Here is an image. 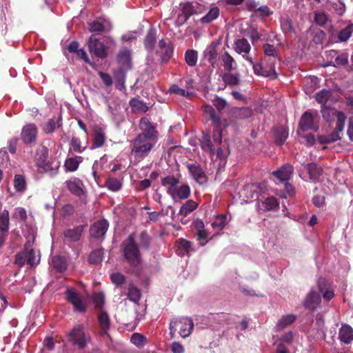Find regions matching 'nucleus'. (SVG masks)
I'll return each mask as SVG.
<instances>
[{
    "mask_svg": "<svg viewBox=\"0 0 353 353\" xmlns=\"http://www.w3.org/2000/svg\"><path fill=\"white\" fill-rule=\"evenodd\" d=\"M130 104L133 111L134 112H146L148 109V106L145 103L136 99H131L130 101Z\"/></svg>",
    "mask_w": 353,
    "mask_h": 353,
    "instance_id": "5fc2aeb1",
    "label": "nucleus"
},
{
    "mask_svg": "<svg viewBox=\"0 0 353 353\" xmlns=\"http://www.w3.org/2000/svg\"><path fill=\"white\" fill-rule=\"evenodd\" d=\"M117 59L119 63L122 65L124 69H128L130 68V61H131V52L126 49H121L118 55Z\"/></svg>",
    "mask_w": 353,
    "mask_h": 353,
    "instance_id": "bb28decb",
    "label": "nucleus"
},
{
    "mask_svg": "<svg viewBox=\"0 0 353 353\" xmlns=\"http://www.w3.org/2000/svg\"><path fill=\"white\" fill-rule=\"evenodd\" d=\"M103 251L101 250H97L93 251L90 256L89 261L92 264H97L102 261Z\"/></svg>",
    "mask_w": 353,
    "mask_h": 353,
    "instance_id": "0e129e2a",
    "label": "nucleus"
},
{
    "mask_svg": "<svg viewBox=\"0 0 353 353\" xmlns=\"http://www.w3.org/2000/svg\"><path fill=\"white\" fill-rule=\"evenodd\" d=\"M294 168L290 164H285L281 167L279 170L273 172V175L281 181H288L293 173Z\"/></svg>",
    "mask_w": 353,
    "mask_h": 353,
    "instance_id": "a211bd4d",
    "label": "nucleus"
},
{
    "mask_svg": "<svg viewBox=\"0 0 353 353\" xmlns=\"http://www.w3.org/2000/svg\"><path fill=\"white\" fill-rule=\"evenodd\" d=\"M108 223L106 220H100L95 222L90 228V235L94 238H100L107 232Z\"/></svg>",
    "mask_w": 353,
    "mask_h": 353,
    "instance_id": "2eb2a0df",
    "label": "nucleus"
},
{
    "mask_svg": "<svg viewBox=\"0 0 353 353\" xmlns=\"http://www.w3.org/2000/svg\"><path fill=\"white\" fill-rule=\"evenodd\" d=\"M60 162L57 160H49L43 164H39L37 167L39 173L46 174L50 176H54L57 174Z\"/></svg>",
    "mask_w": 353,
    "mask_h": 353,
    "instance_id": "1a4fd4ad",
    "label": "nucleus"
},
{
    "mask_svg": "<svg viewBox=\"0 0 353 353\" xmlns=\"http://www.w3.org/2000/svg\"><path fill=\"white\" fill-rule=\"evenodd\" d=\"M88 44L90 52L93 53L95 56L99 58L106 57L107 52L104 44L98 41L94 36H91L89 38Z\"/></svg>",
    "mask_w": 353,
    "mask_h": 353,
    "instance_id": "9b49d317",
    "label": "nucleus"
},
{
    "mask_svg": "<svg viewBox=\"0 0 353 353\" xmlns=\"http://www.w3.org/2000/svg\"><path fill=\"white\" fill-rule=\"evenodd\" d=\"M234 50L238 54H243L245 56H248L251 50V46L247 39L242 38L237 39L234 43Z\"/></svg>",
    "mask_w": 353,
    "mask_h": 353,
    "instance_id": "c85d7f7f",
    "label": "nucleus"
},
{
    "mask_svg": "<svg viewBox=\"0 0 353 353\" xmlns=\"http://www.w3.org/2000/svg\"><path fill=\"white\" fill-rule=\"evenodd\" d=\"M68 337L79 349L84 348L92 340L90 335L85 332L83 326L81 325L74 327L68 334Z\"/></svg>",
    "mask_w": 353,
    "mask_h": 353,
    "instance_id": "0eeeda50",
    "label": "nucleus"
},
{
    "mask_svg": "<svg viewBox=\"0 0 353 353\" xmlns=\"http://www.w3.org/2000/svg\"><path fill=\"white\" fill-rule=\"evenodd\" d=\"M227 224V217L225 215L221 214L217 216L214 221L212 223L213 228L221 230Z\"/></svg>",
    "mask_w": 353,
    "mask_h": 353,
    "instance_id": "bf43d9fd",
    "label": "nucleus"
},
{
    "mask_svg": "<svg viewBox=\"0 0 353 353\" xmlns=\"http://www.w3.org/2000/svg\"><path fill=\"white\" fill-rule=\"evenodd\" d=\"M14 188L19 194H23L27 190V182L24 175L16 174L13 181Z\"/></svg>",
    "mask_w": 353,
    "mask_h": 353,
    "instance_id": "cd10ccee",
    "label": "nucleus"
},
{
    "mask_svg": "<svg viewBox=\"0 0 353 353\" xmlns=\"http://www.w3.org/2000/svg\"><path fill=\"white\" fill-rule=\"evenodd\" d=\"M321 112L322 117L325 122L332 123L336 120V130L330 134L319 136V142L321 144H324L339 140L341 139L339 134L343 132L346 120L345 113L338 111L335 108L327 106H321Z\"/></svg>",
    "mask_w": 353,
    "mask_h": 353,
    "instance_id": "f257e3e1",
    "label": "nucleus"
},
{
    "mask_svg": "<svg viewBox=\"0 0 353 353\" xmlns=\"http://www.w3.org/2000/svg\"><path fill=\"white\" fill-rule=\"evenodd\" d=\"M263 203L265 205V208L268 210H274L279 205L277 200L274 197H268V199H265Z\"/></svg>",
    "mask_w": 353,
    "mask_h": 353,
    "instance_id": "774afa93",
    "label": "nucleus"
},
{
    "mask_svg": "<svg viewBox=\"0 0 353 353\" xmlns=\"http://www.w3.org/2000/svg\"><path fill=\"white\" fill-rule=\"evenodd\" d=\"M196 227L197 229V239L201 245H204L208 241V234L203 229V223L202 221H197Z\"/></svg>",
    "mask_w": 353,
    "mask_h": 353,
    "instance_id": "37998d69",
    "label": "nucleus"
},
{
    "mask_svg": "<svg viewBox=\"0 0 353 353\" xmlns=\"http://www.w3.org/2000/svg\"><path fill=\"white\" fill-rule=\"evenodd\" d=\"M307 167L310 179L314 181L319 180L321 174V168L314 163H308Z\"/></svg>",
    "mask_w": 353,
    "mask_h": 353,
    "instance_id": "a18cd8bd",
    "label": "nucleus"
},
{
    "mask_svg": "<svg viewBox=\"0 0 353 353\" xmlns=\"http://www.w3.org/2000/svg\"><path fill=\"white\" fill-rule=\"evenodd\" d=\"M202 110L203 113L208 116H209L210 119L213 122V123L220 124L221 121L220 117L216 115L214 112V108L210 105H205L202 107Z\"/></svg>",
    "mask_w": 353,
    "mask_h": 353,
    "instance_id": "de8ad7c7",
    "label": "nucleus"
},
{
    "mask_svg": "<svg viewBox=\"0 0 353 353\" xmlns=\"http://www.w3.org/2000/svg\"><path fill=\"white\" fill-rule=\"evenodd\" d=\"M318 285L320 292L322 294L323 297L326 301H330L334 296V290L330 283L325 279H319Z\"/></svg>",
    "mask_w": 353,
    "mask_h": 353,
    "instance_id": "dca6fc26",
    "label": "nucleus"
},
{
    "mask_svg": "<svg viewBox=\"0 0 353 353\" xmlns=\"http://www.w3.org/2000/svg\"><path fill=\"white\" fill-rule=\"evenodd\" d=\"M36 236V229L30 226L26 234L27 241L25 245L24 251L18 254L15 258V263L21 266L25 264L30 267L37 265L40 261V254L39 251L31 248Z\"/></svg>",
    "mask_w": 353,
    "mask_h": 353,
    "instance_id": "f03ea898",
    "label": "nucleus"
},
{
    "mask_svg": "<svg viewBox=\"0 0 353 353\" xmlns=\"http://www.w3.org/2000/svg\"><path fill=\"white\" fill-rule=\"evenodd\" d=\"M220 14V10L216 6H212L208 13L201 18L200 22L201 23H209L214 21Z\"/></svg>",
    "mask_w": 353,
    "mask_h": 353,
    "instance_id": "7c9ffc66",
    "label": "nucleus"
},
{
    "mask_svg": "<svg viewBox=\"0 0 353 353\" xmlns=\"http://www.w3.org/2000/svg\"><path fill=\"white\" fill-rule=\"evenodd\" d=\"M9 228V212L4 210L0 212V232L7 234Z\"/></svg>",
    "mask_w": 353,
    "mask_h": 353,
    "instance_id": "a19ab883",
    "label": "nucleus"
},
{
    "mask_svg": "<svg viewBox=\"0 0 353 353\" xmlns=\"http://www.w3.org/2000/svg\"><path fill=\"white\" fill-rule=\"evenodd\" d=\"M314 19L315 23L320 26H323L328 21V17L323 12H319V11L315 12Z\"/></svg>",
    "mask_w": 353,
    "mask_h": 353,
    "instance_id": "052dcab7",
    "label": "nucleus"
},
{
    "mask_svg": "<svg viewBox=\"0 0 353 353\" xmlns=\"http://www.w3.org/2000/svg\"><path fill=\"white\" fill-rule=\"evenodd\" d=\"M181 11L190 18V16L194 14L195 8L191 3L187 2L183 4Z\"/></svg>",
    "mask_w": 353,
    "mask_h": 353,
    "instance_id": "69168bd1",
    "label": "nucleus"
},
{
    "mask_svg": "<svg viewBox=\"0 0 353 353\" xmlns=\"http://www.w3.org/2000/svg\"><path fill=\"white\" fill-rule=\"evenodd\" d=\"M243 58L252 64L254 72L257 75L267 76L266 72L263 70L261 64H254L251 57L243 55Z\"/></svg>",
    "mask_w": 353,
    "mask_h": 353,
    "instance_id": "680f3d73",
    "label": "nucleus"
},
{
    "mask_svg": "<svg viewBox=\"0 0 353 353\" xmlns=\"http://www.w3.org/2000/svg\"><path fill=\"white\" fill-rule=\"evenodd\" d=\"M348 62V56L345 53L337 55L334 61V65H345Z\"/></svg>",
    "mask_w": 353,
    "mask_h": 353,
    "instance_id": "338daca9",
    "label": "nucleus"
},
{
    "mask_svg": "<svg viewBox=\"0 0 353 353\" xmlns=\"http://www.w3.org/2000/svg\"><path fill=\"white\" fill-rule=\"evenodd\" d=\"M223 65L226 71H231L236 68V63L234 58L228 52H225L221 55Z\"/></svg>",
    "mask_w": 353,
    "mask_h": 353,
    "instance_id": "c9c22d12",
    "label": "nucleus"
},
{
    "mask_svg": "<svg viewBox=\"0 0 353 353\" xmlns=\"http://www.w3.org/2000/svg\"><path fill=\"white\" fill-rule=\"evenodd\" d=\"M228 123L226 120L221 121L220 124L213 123L212 138L214 142L217 144H221L222 142V128L221 126H227Z\"/></svg>",
    "mask_w": 353,
    "mask_h": 353,
    "instance_id": "2f4dec72",
    "label": "nucleus"
},
{
    "mask_svg": "<svg viewBox=\"0 0 353 353\" xmlns=\"http://www.w3.org/2000/svg\"><path fill=\"white\" fill-rule=\"evenodd\" d=\"M156 41V33L153 29H150L145 39L144 44L148 50H152Z\"/></svg>",
    "mask_w": 353,
    "mask_h": 353,
    "instance_id": "603ef678",
    "label": "nucleus"
},
{
    "mask_svg": "<svg viewBox=\"0 0 353 353\" xmlns=\"http://www.w3.org/2000/svg\"><path fill=\"white\" fill-rule=\"evenodd\" d=\"M89 26L90 30L92 32H101L111 28L110 23L104 19L94 21L89 24Z\"/></svg>",
    "mask_w": 353,
    "mask_h": 353,
    "instance_id": "5701e85b",
    "label": "nucleus"
},
{
    "mask_svg": "<svg viewBox=\"0 0 353 353\" xmlns=\"http://www.w3.org/2000/svg\"><path fill=\"white\" fill-rule=\"evenodd\" d=\"M253 114V111L250 108H236L232 111L233 117L237 119H248Z\"/></svg>",
    "mask_w": 353,
    "mask_h": 353,
    "instance_id": "473e14b6",
    "label": "nucleus"
},
{
    "mask_svg": "<svg viewBox=\"0 0 353 353\" xmlns=\"http://www.w3.org/2000/svg\"><path fill=\"white\" fill-rule=\"evenodd\" d=\"M319 114L317 111L305 112L300 120L299 126L303 131L318 130Z\"/></svg>",
    "mask_w": 353,
    "mask_h": 353,
    "instance_id": "6e6552de",
    "label": "nucleus"
},
{
    "mask_svg": "<svg viewBox=\"0 0 353 353\" xmlns=\"http://www.w3.org/2000/svg\"><path fill=\"white\" fill-rule=\"evenodd\" d=\"M123 253L126 260L131 265L137 266L141 261L140 252L134 242V234H130L123 243Z\"/></svg>",
    "mask_w": 353,
    "mask_h": 353,
    "instance_id": "423d86ee",
    "label": "nucleus"
},
{
    "mask_svg": "<svg viewBox=\"0 0 353 353\" xmlns=\"http://www.w3.org/2000/svg\"><path fill=\"white\" fill-rule=\"evenodd\" d=\"M293 341L294 333L292 331H289L283 334L281 336L279 337L274 343V345L277 347L279 343H281L282 345H285V343L290 345L292 343Z\"/></svg>",
    "mask_w": 353,
    "mask_h": 353,
    "instance_id": "864d4df0",
    "label": "nucleus"
},
{
    "mask_svg": "<svg viewBox=\"0 0 353 353\" xmlns=\"http://www.w3.org/2000/svg\"><path fill=\"white\" fill-rule=\"evenodd\" d=\"M198 204L193 200H188L182 205L179 214L183 216H188L190 213L196 209Z\"/></svg>",
    "mask_w": 353,
    "mask_h": 353,
    "instance_id": "4c0bfd02",
    "label": "nucleus"
},
{
    "mask_svg": "<svg viewBox=\"0 0 353 353\" xmlns=\"http://www.w3.org/2000/svg\"><path fill=\"white\" fill-rule=\"evenodd\" d=\"M98 321L101 327L100 335L101 336L108 335L110 328V318L108 314L105 312H100L98 315Z\"/></svg>",
    "mask_w": 353,
    "mask_h": 353,
    "instance_id": "a878e982",
    "label": "nucleus"
},
{
    "mask_svg": "<svg viewBox=\"0 0 353 353\" xmlns=\"http://www.w3.org/2000/svg\"><path fill=\"white\" fill-rule=\"evenodd\" d=\"M332 92L330 90H322L316 94V100L321 104V106H325V103L331 99Z\"/></svg>",
    "mask_w": 353,
    "mask_h": 353,
    "instance_id": "09e8293b",
    "label": "nucleus"
},
{
    "mask_svg": "<svg viewBox=\"0 0 353 353\" xmlns=\"http://www.w3.org/2000/svg\"><path fill=\"white\" fill-rule=\"evenodd\" d=\"M68 190L73 194L81 196L85 194L83 182L77 179L73 178L65 182Z\"/></svg>",
    "mask_w": 353,
    "mask_h": 353,
    "instance_id": "ddd939ff",
    "label": "nucleus"
},
{
    "mask_svg": "<svg viewBox=\"0 0 353 353\" xmlns=\"http://www.w3.org/2000/svg\"><path fill=\"white\" fill-rule=\"evenodd\" d=\"M61 125V117L59 116L56 119H50L45 123L43 126V130L46 133H51L54 131V130Z\"/></svg>",
    "mask_w": 353,
    "mask_h": 353,
    "instance_id": "ea45409f",
    "label": "nucleus"
},
{
    "mask_svg": "<svg viewBox=\"0 0 353 353\" xmlns=\"http://www.w3.org/2000/svg\"><path fill=\"white\" fill-rule=\"evenodd\" d=\"M52 265L59 272L65 270L67 266L65 259L60 256H56L53 257Z\"/></svg>",
    "mask_w": 353,
    "mask_h": 353,
    "instance_id": "13d9d810",
    "label": "nucleus"
},
{
    "mask_svg": "<svg viewBox=\"0 0 353 353\" xmlns=\"http://www.w3.org/2000/svg\"><path fill=\"white\" fill-rule=\"evenodd\" d=\"M48 149L45 146H40L35 156L36 167L39 166V164H43L44 162L48 161Z\"/></svg>",
    "mask_w": 353,
    "mask_h": 353,
    "instance_id": "e433bc0d",
    "label": "nucleus"
},
{
    "mask_svg": "<svg viewBox=\"0 0 353 353\" xmlns=\"http://www.w3.org/2000/svg\"><path fill=\"white\" fill-rule=\"evenodd\" d=\"M83 230V226H78L73 229L66 230L64 232V236L71 241H77L79 240Z\"/></svg>",
    "mask_w": 353,
    "mask_h": 353,
    "instance_id": "f704fd0d",
    "label": "nucleus"
},
{
    "mask_svg": "<svg viewBox=\"0 0 353 353\" xmlns=\"http://www.w3.org/2000/svg\"><path fill=\"white\" fill-rule=\"evenodd\" d=\"M172 52L173 48L170 42L166 43L163 39L159 41L157 52L163 61L168 60L172 54Z\"/></svg>",
    "mask_w": 353,
    "mask_h": 353,
    "instance_id": "4be33fe9",
    "label": "nucleus"
},
{
    "mask_svg": "<svg viewBox=\"0 0 353 353\" xmlns=\"http://www.w3.org/2000/svg\"><path fill=\"white\" fill-rule=\"evenodd\" d=\"M139 128L142 132L139 134H145V136L152 134L157 137V131L148 118L143 117L139 121Z\"/></svg>",
    "mask_w": 353,
    "mask_h": 353,
    "instance_id": "aec40b11",
    "label": "nucleus"
},
{
    "mask_svg": "<svg viewBox=\"0 0 353 353\" xmlns=\"http://www.w3.org/2000/svg\"><path fill=\"white\" fill-rule=\"evenodd\" d=\"M179 183V179L172 175L164 177L161 181L162 185L166 188L167 193L175 202L186 199L191 192L188 185L183 184L177 186Z\"/></svg>",
    "mask_w": 353,
    "mask_h": 353,
    "instance_id": "7ed1b4c3",
    "label": "nucleus"
},
{
    "mask_svg": "<svg viewBox=\"0 0 353 353\" xmlns=\"http://www.w3.org/2000/svg\"><path fill=\"white\" fill-rule=\"evenodd\" d=\"M352 32L353 24L351 23L339 32L338 38L340 41H346L351 37Z\"/></svg>",
    "mask_w": 353,
    "mask_h": 353,
    "instance_id": "4d7b16f0",
    "label": "nucleus"
},
{
    "mask_svg": "<svg viewBox=\"0 0 353 353\" xmlns=\"http://www.w3.org/2000/svg\"><path fill=\"white\" fill-rule=\"evenodd\" d=\"M194 323L190 318H180L172 320L170 323V334L174 338L175 333L179 330V334L183 337H188L192 332Z\"/></svg>",
    "mask_w": 353,
    "mask_h": 353,
    "instance_id": "39448f33",
    "label": "nucleus"
},
{
    "mask_svg": "<svg viewBox=\"0 0 353 353\" xmlns=\"http://www.w3.org/2000/svg\"><path fill=\"white\" fill-rule=\"evenodd\" d=\"M128 296L131 301L138 303L141 297V293L137 288L132 286L128 290Z\"/></svg>",
    "mask_w": 353,
    "mask_h": 353,
    "instance_id": "e2e57ef3",
    "label": "nucleus"
},
{
    "mask_svg": "<svg viewBox=\"0 0 353 353\" xmlns=\"http://www.w3.org/2000/svg\"><path fill=\"white\" fill-rule=\"evenodd\" d=\"M37 133L38 130L36 125L33 123H29L22 128L21 138L24 143H31L36 141Z\"/></svg>",
    "mask_w": 353,
    "mask_h": 353,
    "instance_id": "9d476101",
    "label": "nucleus"
},
{
    "mask_svg": "<svg viewBox=\"0 0 353 353\" xmlns=\"http://www.w3.org/2000/svg\"><path fill=\"white\" fill-rule=\"evenodd\" d=\"M13 218L23 223H27L29 219H32V216L28 217L25 208L21 207L14 208Z\"/></svg>",
    "mask_w": 353,
    "mask_h": 353,
    "instance_id": "49530a36",
    "label": "nucleus"
},
{
    "mask_svg": "<svg viewBox=\"0 0 353 353\" xmlns=\"http://www.w3.org/2000/svg\"><path fill=\"white\" fill-rule=\"evenodd\" d=\"M83 161L81 157H70L65 159L64 163V168L66 171L74 172L76 171L80 163Z\"/></svg>",
    "mask_w": 353,
    "mask_h": 353,
    "instance_id": "72a5a7b5",
    "label": "nucleus"
},
{
    "mask_svg": "<svg viewBox=\"0 0 353 353\" xmlns=\"http://www.w3.org/2000/svg\"><path fill=\"white\" fill-rule=\"evenodd\" d=\"M185 60L189 66L196 65L198 60V52L194 50H188L185 54Z\"/></svg>",
    "mask_w": 353,
    "mask_h": 353,
    "instance_id": "8fccbe9b",
    "label": "nucleus"
},
{
    "mask_svg": "<svg viewBox=\"0 0 353 353\" xmlns=\"http://www.w3.org/2000/svg\"><path fill=\"white\" fill-rule=\"evenodd\" d=\"M200 145L202 150L208 153L213 159L215 154V148L211 141L210 137L208 133H203L201 139L200 140Z\"/></svg>",
    "mask_w": 353,
    "mask_h": 353,
    "instance_id": "b1692460",
    "label": "nucleus"
},
{
    "mask_svg": "<svg viewBox=\"0 0 353 353\" xmlns=\"http://www.w3.org/2000/svg\"><path fill=\"white\" fill-rule=\"evenodd\" d=\"M105 134L101 130H97L94 133V148H99L102 146L105 142Z\"/></svg>",
    "mask_w": 353,
    "mask_h": 353,
    "instance_id": "6e6d98bb",
    "label": "nucleus"
},
{
    "mask_svg": "<svg viewBox=\"0 0 353 353\" xmlns=\"http://www.w3.org/2000/svg\"><path fill=\"white\" fill-rule=\"evenodd\" d=\"M296 316L292 314L282 316L277 321L275 327V332H280L292 325L296 320Z\"/></svg>",
    "mask_w": 353,
    "mask_h": 353,
    "instance_id": "412c9836",
    "label": "nucleus"
},
{
    "mask_svg": "<svg viewBox=\"0 0 353 353\" xmlns=\"http://www.w3.org/2000/svg\"><path fill=\"white\" fill-rule=\"evenodd\" d=\"M178 243L179 245L176 251L178 255L183 256L192 250V243L190 241L181 239L179 240Z\"/></svg>",
    "mask_w": 353,
    "mask_h": 353,
    "instance_id": "58836bf2",
    "label": "nucleus"
},
{
    "mask_svg": "<svg viewBox=\"0 0 353 353\" xmlns=\"http://www.w3.org/2000/svg\"><path fill=\"white\" fill-rule=\"evenodd\" d=\"M223 81L229 85H236L239 83L240 74L226 72L223 76Z\"/></svg>",
    "mask_w": 353,
    "mask_h": 353,
    "instance_id": "3c124183",
    "label": "nucleus"
},
{
    "mask_svg": "<svg viewBox=\"0 0 353 353\" xmlns=\"http://www.w3.org/2000/svg\"><path fill=\"white\" fill-rule=\"evenodd\" d=\"M188 170L195 181L202 185L207 182V176L202 168L196 164L188 165Z\"/></svg>",
    "mask_w": 353,
    "mask_h": 353,
    "instance_id": "f8f14e48",
    "label": "nucleus"
},
{
    "mask_svg": "<svg viewBox=\"0 0 353 353\" xmlns=\"http://www.w3.org/2000/svg\"><path fill=\"white\" fill-rule=\"evenodd\" d=\"M65 294L67 300L73 305L76 310L79 312H83L85 310L83 302L74 290L72 288L68 289Z\"/></svg>",
    "mask_w": 353,
    "mask_h": 353,
    "instance_id": "4468645a",
    "label": "nucleus"
},
{
    "mask_svg": "<svg viewBox=\"0 0 353 353\" xmlns=\"http://www.w3.org/2000/svg\"><path fill=\"white\" fill-rule=\"evenodd\" d=\"M320 303V296L313 290L308 293L304 301L305 306L310 310L316 309Z\"/></svg>",
    "mask_w": 353,
    "mask_h": 353,
    "instance_id": "6ab92c4d",
    "label": "nucleus"
},
{
    "mask_svg": "<svg viewBox=\"0 0 353 353\" xmlns=\"http://www.w3.org/2000/svg\"><path fill=\"white\" fill-rule=\"evenodd\" d=\"M130 341L138 348L143 347L148 343V340L145 336L140 333H134L130 337Z\"/></svg>",
    "mask_w": 353,
    "mask_h": 353,
    "instance_id": "c03bdc74",
    "label": "nucleus"
},
{
    "mask_svg": "<svg viewBox=\"0 0 353 353\" xmlns=\"http://www.w3.org/2000/svg\"><path fill=\"white\" fill-rule=\"evenodd\" d=\"M104 186L112 192H118L122 188L123 180L109 176L106 179Z\"/></svg>",
    "mask_w": 353,
    "mask_h": 353,
    "instance_id": "c756f323",
    "label": "nucleus"
},
{
    "mask_svg": "<svg viewBox=\"0 0 353 353\" xmlns=\"http://www.w3.org/2000/svg\"><path fill=\"white\" fill-rule=\"evenodd\" d=\"M339 338L345 344H350L353 341V328L347 324H342L339 329Z\"/></svg>",
    "mask_w": 353,
    "mask_h": 353,
    "instance_id": "f3484780",
    "label": "nucleus"
},
{
    "mask_svg": "<svg viewBox=\"0 0 353 353\" xmlns=\"http://www.w3.org/2000/svg\"><path fill=\"white\" fill-rule=\"evenodd\" d=\"M157 142L154 135L138 134L132 142V153L140 157H146Z\"/></svg>",
    "mask_w": 353,
    "mask_h": 353,
    "instance_id": "20e7f679",
    "label": "nucleus"
},
{
    "mask_svg": "<svg viewBox=\"0 0 353 353\" xmlns=\"http://www.w3.org/2000/svg\"><path fill=\"white\" fill-rule=\"evenodd\" d=\"M275 142L277 145H282L288 137V132L285 128H277L274 130Z\"/></svg>",
    "mask_w": 353,
    "mask_h": 353,
    "instance_id": "79ce46f5",
    "label": "nucleus"
},
{
    "mask_svg": "<svg viewBox=\"0 0 353 353\" xmlns=\"http://www.w3.org/2000/svg\"><path fill=\"white\" fill-rule=\"evenodd\" d=\"M216 46L215 42L210 43L203 52L204 58L212 65L214 66L216 62Z\"/></svg>",
    "mask_w": 353,
    "mask_h": 353,
    "instance_id": "393cba45",
    "label": "nucleus"
}]
</instances>
